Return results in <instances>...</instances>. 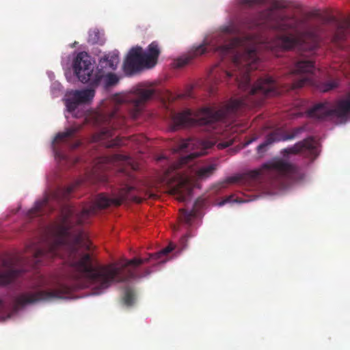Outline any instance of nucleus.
Returning <instances> with one entry per match:
<instances>
[{"instance_id":"17","label":"nucleus","mask_w":350,"mask_h":350,"mask_svg":"<svg viewBox=\"0 0 350 350\" xmlns=\"http://www.w3.org/2000/svg\"><path fill=\"white\" fill-rule=\"evenodd\" d=\"M101 162L103 163H116L118 161H122L129 165L134 170H137V167L133 164L132 159L128 156L122 154H115L111 157H105L101 159Z\"/></svg>"},{"instance_id":"14","label":"nucleus","mask_w":350,"mask_h":350,"mask_svg":"<svg viewBox=\"0 0 350 350\" xmlns=\"http://www.w3.org/2000/svg\"><path fill=\"white\" fill-rule=\"evenodd\" d=\"M119 54L118 51H112L105 55L99 61L96 70L110 72L115 70L119 64Z\"/></svg>"},{"instance_id":"27","label":"nucleus","mask_w":350,"mask_h":350,"mask_svg":"<svg viewBox=\"0 0 350 350\" xmlns=\"http://www.w3.org/2000/svg\"><path fill=\"white\" fill-rule=\"evenodd\" d=\"M80 145V142L79 141L75 142L73 144L71 145L72 148H76Z\"/></svg>"},{"instance_id":"4","label":"nucleus","mask_w":350,"mask_h":350,"mask_svg":"<svg viewBox=\"0 0 350 350\" xmlns=\"http://www.w3.org/2000/svg\"><path fill=\"white\" fill-rule=\"evenodd\" d=\"M75 73L79 80L83 83H88L89 88L81 90H71L68 92L64 99L67 111L72 113L82 104L90 102L95 95V88L101 83L105 88L116 85L119 81L118 76L105 70H94L90 57L87 53H79L75 59L73 64Z\"/></svg>"},{"instance_id":"11","label":"nucleus","mask_w":350,"mask_h":350,"mask_svg":"<svg viewBox=\"0 0 350 350\" xmlns=\"http://www.w3.org/2000/svg\"><path fill=\"white\" fill-rule=\"evenodd\" d=\"M303 131V128L298 127L293 130L291 133H284L281 130L277 129L269 133L265 138L264 142L257 146V152L258 154H262L267 150V146L269 145L281 141H287L294 139L298 134Z\"/></svg>"},{"instance_id":"9","label":"nucleus","mask_w":350,"mask_h":350,"mask_svg":"<svg viewBox=\"0 0 350 350\" xmlns=\"http://www.w3.org/2000/svg\"><path fill=\"white\" fill-rule=\"evenodd\" d=\"M213 146L214 143L213 142L204 139H187L181 141L176 148L174 149V152H188L190 150L193 151L183 155L178 162L172 166V170L180 168L183 165L189 164L193 159L206 154L207 150Z\"/></svg>"},{"instance_id":"16","label":"nucleus","mask_w":350,"mask_h":350,"mask_svg":"<svg viewBox=\"0 0 350 350\" xmlns=\"http://www.w3.org/2000/svg\"><path fill=\"white\" fill-rule=\"evenodd\" d=\"M330 20L334 21L337 25L336 31L334 36V39L337 42L345 40L350 33V19H345L340 21H337L334 17Z\"/></svg>"},{"instance_id":"29","label":"nucleus","mask_w":350,"mask_h":350,"mask_svg":"<svg viewBox=\"0 0 350 350\" xmlns=\"http://www.w3.org/2000/svg\"><path fill=\"white\" fill-rule=\"evenodd\" d=\"M230 201V198H227L224 202H223L222 203H221V204H224L225 202H228Z\"/></svg>"},{"instance_id":"2","label":"nucleus","mask_w":350,"mask_h":350,"mask_svg":"<svg viewBox=\"0 0 350 350\" xmlns=\"http://www.w3.org/2000/svg\"><path fill=\"white\" fill-rule=\"evenodd\" d=\"M112 205V198L103 193L98 195L95 202L83 207L80 212L70 206L62 208L59 222L53 224L49 229L50 237L42 247L34 243L27 247L30 256H0V286H6L19 278L29 267L36 268L47 259L59 258L68 265L70 285L59 284L52 290L21 293L13 299L14 310L27 304L40 301L63 299L73 290L92 287L94 294H100L112 283V265L99 266L94 263L88 253L91 243L81 226L96 213L98 209Z\"/></svg>"},{"instance_id":"25","label":"nucleus","mask_w":350,"mask_h":350,"mask_svg":"<svg viewBox=\"0 0 350 350\" xmlns=\"http://www.w3.org/2000/svg\"><path fill=\"white\" fill-rule=\"evenodd\" d=\"M239 178L237 176H231L227 178L226 182L228 183H237Z\"/></svg>"},{"instance_id":"12","label":"nucleus","mask_w":350,"mask_h":350,"mask_svg":"<svg viewBox=\"0 0 350 350\" xmlns=\"http://www.w3.org/2000/svg\"><path fill=\"white\" fill-rule=\"evenodd\" d=\"M208 51L209 44L207 41H204L199 45L193 46L187 53L177 58L174 62V66L178 68H183Z\"/></svg>"},{"instance_id":"6","label":"nucleus","mask_w":350,"mask_h":350,"mask_svg":"<svg viewBox=\"0 0 350 350\" xmlns=\"http://www.w3.org/2000/svg\"><path fill=\"white\" fill-rule=\"evenodd\" d=\"M256 178L267 176L273 188L284 187L288 180H295L300 176L299 167L284 159H278L266 163L260 169L253 172Z\"/></svg>"},{"instance_id":"28","label":"nucleus","mask_w":350,"mask_h":350,"mask_svg":"<svg viewBox=\"0 0 350 350\" xmlns=\"http://www.w3.org/2000/svg\"><path fill=\"white\" fill-rule=\"evenodd\" d=\"M133 200L135 201L137 203H140L142 202V199L137 197H134L133 198Z\"/></svg>"},{"instance_id":"32","label":"nucleus","mask_w":350,"mask_h":350,"mask_svg":"<svg viewBox=\"0 0 350 350\" xmlns=\"http://www.w3.org/2000/svg\"><path fill=\"white\" fill-rule=\"evenodd\" d=\"M103 180V181H105V180H107L106 177H103V180Z\"/></svg>"},{"instance_id":"24","label":"nucleus","mask_w":350,"mask_h":350,"mask_svg":"<svg viewBox=\"0 0 350 350\" xmlns=\"http://www.w3.org/2000/svg\"><path fill=\"white\" fill-rule=\"evenodd\" d=\"M5 310H6L5 304L3 302V301L0 299V319L2 318V316L4 313V312L5 311Z\"/></svg>"},{"instance_id":"21","label":"nucleus","mask_w":350,"mask_h":350,"mask_svg":"<svg viewBox=\"0 0 350 350\" xmlns=\"http://www.w3.org/2000/svg\"><path fill=\"white\" fill-rule=\"evenodd\" d=\"M77 130L75 129H68L66 131L62 133H59L55 138V141L56 142H67L69 139L72 137L75 134Z\"/></svg>"},{"instance_id":"5","label":"nucleus","mask_w":350,"mask_h":350,"mask_svg":"<svg viewBox=\"0 0 350 350\" xmlns=\"http://www.w3.org/2000/svg\"><path fill=\"white\" fill-rule=\"evenodd\" d=\"M321 73V70L316 67L313 61L308 59L298 61L295 64L291 74L300 76L293 81L291 88L295 90L310 85L317 87L322 92H327L338 87L339 81L338 79L320 82Z\"/></svg>"},{"instance_id":"1","label":"nucleus","mask_w":350,"mask_h":350,"mask_svg":"<svg viewBox=\"0 0 350 350\" xmlns=\"http://www.w3.org/2000/svg\"><path fill=\"white\" fill-rule=\"evenodd\" d=\"M286 7L284 2L275 1L271 8L258 14V18L245 22L249 29L265 26L281 32L292 31L287 35L277 36L271 41L260 42L256 35L231 38L239 32L234 24L220 28L219 39L226 43L215 47L214 51L220 55L222 61L229 58L230 70L224 69L220 64L215 66L211 75L221 81H228L234 77L236 85L246 94L241 98L230 100L218 110L203 109L198 119L193 118L189 109L174 114L172 122L174 127H187L196 124L208 125L220 121L226 122L245 109L260 106L266 97L278 94L277 82L271 77L260 78L251 85L250 72L258 68L260 49L263 48L276 56L280 55V51L293 48L309 51L316 50V33L304 32L306 21L286 15L282 11Z\"/></svg>"},{"instance_id":"13","label":"nucleus","mask_w":350,"mask_h":350,"mask_svg":"<svg viewBox=\"0 0 350 350\" xmlns=\"http://www.w3.org/2000/svg\"><path fill=\"white\" fill-rule=\"evenodd\" d=\"M178 180L170 185L171 193L177 196L178 200L185 202L187 200L192 193L191 180L188 176L176 174Z\"/></svg>"},{"instance_id":"23","label":"nucleus","mask_w":350,"mask_h":350,"mask_svg":"<svg viewBox=\"0 0 350 350\" xmlns=\"http://www.w3.org/2000/svg\"><path fill=\"white\" fill-rule=\"evenodd\" d=\"M195 213L193 211H187L186 210L182 211V217L183 219L186 223H189L191 220V219L194 217Z\"/></svg>"},{"instance_id":"7","label":"nucleus","mask_w":350,"mask_h":350,"mask_svg":"<svg viewBox=\"0 0 350 350\" xmlns=\"http://www.w3.org/2000/svg\"><path fill=\"white\" fill-rule=\"evenodd\" d=\"M160 53L159 44L155 41L148 45L146 53H144L140 46L133 47L124 60V70L132 74L142 68H152L157 64Z\"/></svg>"},{"instance_id":"10","label":"nucleus","mask_w":350,"mask_h":350,"mask_svg":"<svg viewBox=\"0 0 350 350\" xmlns=\"http://www.w3.org/2000/svg\"><path fill=\"white\" fill-rule=\"evenodd\" d=\"M299 153H303L311 160L315 159L319 155L317 142L313 137H308L281 151L284 157H287L289 154Z\"/></svg>"},{"instance_id":"22","label":"nucleus","mask_w":350,"mask_h":350,"mask_svg":"<svg viewBox=\"0 0 350 350\" xmlns=\"http://www.w3.org/2000/svg\"><path fill=\"white\" fill-rule=\"evenodd\" d=\"M267 0H239V4L245 8H250L266 3Z\"/></svg>"},{"instance_id":"19","label":"nucleus","mask_w":350,"mask_h":350,"mask_svg":"<svg viewBox=\"0 0 350 350\" xmlns=\"http://www.w3.org/2000/svg\"><path fill=\"white\" fill-rule=\"evenodd\" d=\"M81 184V180H77L72 184L67 186L66 187L59 189L55 194V198H61L62 199H67L69 198L71 193Z\"/></svg>"},{"instance_id":"15","label":"nucleus","mask_w":350,"mask_h":350,"mask_svg":"<svg viewBox=\"0 0 350 350\" xmlns=\"http://www.w3.org/2000/svg\"><path fill=\"white\" fill-rule=\"evenodd\" d=\"M50 211H51V208L49 197L45 196L42 200L35 203L34 206L28 211L27 215L29 217H33L47 214Z\"/></svg>"},{"instance_id":"20","label":"nucleus","mask_w":350,"mask_h":350,"mask_svg":"<svg viewBox=\"0 0 350 350\" xmlns=\"http://www.w3.org/2000/svg\"><path fill=\"white\" fill-rule=\"evenodd\" d=\"M136 295L133 288L131 287H126L124 289V295L122 298V302L126 306H131L135 301Z\"/></svg>"},{"instance_id":"30","label":"nucleus","mask_w":350,"mask_h":350,"mask_svg":"<svg viewBox=\"0 0 350 350\" xmlns=\"http://www.w3.org/2000/svg\"><path fill=\"white\" fill-rule=\"evenodd\" d=\"M301 116H302V113H298L296 114L295 117H299Z\"/></svg>"},{"instance_id":"3","label":"nucleus","mask_w":350,"mask_h":350,"mask_svg":"<svg viewBox=\"0 0 350 350\" xmlns=\"http://www.w3.org/2000/svg\"><path fill=\"white\" fill-rule=\"evenodd\" d=\"M154 94V90L150 88L139 87L129 97L128 100H116L118 105L128 102L131 105L129 114L133 119H137L141 114L144 104L149 100ZM98 122L100 125V131L94 135V139L100 142L107 148H114L128 144L129 141L135 142L142 144L145 142L143 135L131 136L129 139L116 137L114 131L122 128L126 123V118L122 115L118 105L115 107L114 110L108 113H100L98 116Z\"/></svg>"},{"instance_id":"18","label":"nucleus","mask_w":350,"mask_h":350,"mask_svg":"<svg viewBox=\"0 0 350 350\" xmlns=\"http://www.w3.org/2000/svg\"><path fill=\"white\" fill-rule=\"evenodd\" d=\"M217 165L212 163L199 167L195 172V176L198 180H204L211 177L216 171Z\"/></svg>"},{"instance_id":"8","label":"nucleus","mask_w":350,"mask_h":350,"mask_svg":"<svg viewBox=\"0 0 350 350\" xmlns=\"http://www.w3.org/2000/svg\"><path fill=\"white\" fill-rule=\"evenodd\" d=\"M350 113V94L346 99L336 101L334 106L328 101L319 103L307 111L310 118L323 120L327 117L345 119Z\"/></svg>"},{"instance_id":"31","label":"nucleus","mask_w":350,"mask_h":350,"mask_svg":"<svg viewBox=\"0 0 350 350\" xmlns=\"http://www.w3.org/2000/svg\"><path fill=\"white\" fill-rule=\"evenodd\" d=\"M312 15L317 16L319 15V14L317 12H315V13L312 14Z\"/></svg>"},{"instance_id":"26","label":"nucleus","mask_w":350,"mask_h":350,"mask_svg":"<svg viewBox=\"0 0 350 350\" xmlns=\"http://www.w3.org/2000/svg\"><path fill=\"white\" fill-rule=\"evenodd\" d=\"M231 143H228V142H222V143H219L218 144V147L219 148H226V147H228L229 146H230Z\"/></svg>"}]
</instances>
